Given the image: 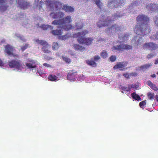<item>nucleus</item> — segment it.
I'll list each match as a JSON object with an SVG mask.
<instances>
[{"label":"nucleus","instance_id":"nucleus-48","mask_svg":"<svg viewBox=\"0 0 158 158\" xmlns=\"http://www.w3.org/2000/svg\"><path fill=\"white\" fill-rule=\"evenodd\" d=\"M16 36L17 37L19 38L21 40H23V41H25V40L24 39L23 37L22 36L20 35H16Z\"/></svg>","mask_w":158,"mask_h":158},{"label":"nucleus","instance_id":"nucleus-52","mask_svg":"<svg viewBox=\"0 0 158 158\" xmlns=\"http://www.w3.org/2000/svg\"><path fill=\"white\" fill-rule=\"evenodd\" d=\"M4 64L3 63V61L1 59H0V66H3Z\"/></svg>","mask_w":158,"mask_h":158},{"label":"nucleus","instance_id":"nucleus-7","mask_svg":"<svg viewBox=\"0 0 158 158\" xmlns=\"http://www.w3.org/2000/svg\"><path fill=\"white\" fill-rule=\"evenodd\" d=\"M143 48L144 49H148L152 51L158 48V46L153 42L146 43L143 45Z\"/></svg>","mask_w":158,"mask_h":158},{"label":"nucleus","instance_id":"nucleus-41","mask_svg":"<svg viewBox=\"0 0 158 158\" xmlns=\"http://www.w3.org/2000/svg\"><path fill=\"white\" fill-rule=\"evenodd\" d=\"M153 19L155 23L158 27V16H155Z\"/></svg>","mask_w":158,"mask_h":158},{"label":"nucleus","instance_id":"nucleus-14","mask_svg":"<svg viewBox=\"0 0 158 158\" xmlns=\"http://www.w3.org/2000/svg\"><path fill=\"white\" fill-rule=\"evenodd\" d=\"M77 72L76 71L70 70L68 73L67 75V79L69 80H72L75 79L77 75Z\"/></svg>","mask_w":158,"mask_h":158},{"label":"nucleus","instance_id":"nucleus-11","mask_svg":"<svg viewBox=\"0 0 158 158\" xmlns=\"http://www.w3.org/2000/svg\"><path fill=\"white\" fill-rule=\"evenodd\" d=\"M37 60L31 59H28L26 63V66L28 69L35 68L38 64Z\"/></svg>","mask_w":158,"mask_h":158},{"label":"nucleus","instance_id":"nucleus-31","mask_svg":"<svg viewBox=\"0 0 158 158\" xmlns=\"http://www.w3.org/2000/svg\"><path fill=\"white\" fill-rule=\"evenodd\" d=\"M59 48V45L56 42H54L52 44V49L53 50L58 49Z\"/></svg>","mask_w":158,"mask_h":158},{"label":"nucleus","instance_id":"nucleus-51","mask_svg":"<svg viewBox=\"0 0 158 158\" xmlns=\"http://www.w3.org/2000/svg\"><path fill=\"white\" fill-rule=\"evenodd\" d=\"M43 65L47 67H50L51 65L46 63H45L43 64Z\"/></svg>","mask_w":158,"mask_h":158},{"label":"nucleus","instance_id":"nucleus-53","mask_svg":"<svg viewBox=\"0 0 158 158\" xmlns=\"http://www.w3.org/2000/svg\"><path fill=\"white\" fill-rule=\"evenodd\" d=\"M155 64H158V59H156L155 60Z\"/></svg>","mask_w":158,"mask_h":158},{"label":"nucleus","instance_id":"nucleus-6","mask_svg":"<svg viewBox=\"0 0 158 158\" xmlns=\"http://www.w3.org/2000/svg\"><path fill=\"white\" fill-rule=\"evenodd\" d=\"M132 48V47L130 45L124 44H121L117 46H114L111 48L113 50L118 51L119 52L123 51L125 50L131 49Z\"/></svg>","mask_w":158,"mask_h":158},{"label":"nucleus","instance_id":"nucleus-1","mask_svg":"<svg viewBox=\"0 0 158 158\" xmlns=\"http://www.w3.org/2000/svg\"><path fill=\"white\" fill-rule=\"evenodd\" d=\"M137 24L135 27V33L138 35L143 36L150 33L151 30L148 25L149 19L143 14L139 15L136 18Z\"/></svg>","mask_w":158,"mask_h":158},{"label":"nucleus","instance_id":"nucleus-61","mask_svg":"<svg viewBox=\"0 0 158 158\" xmlns=\"http://www.w3.org/2000/svg\"><path fill=\"white\" fill-rule=\"evenodd\" d=\"M10 1H12V0H10Z\"/></svg>","mask_w":158,"mask_h":158},{"label":"nucleus","instance_id":"nucleus-46","mask_svg":"<svg viewBox=\"0 0 158 158\" xmlns=\"http://www.w3.org/2000/svg\"><path fill=\"white\" fill-rule=\"evenodd\" d=\"M123 76L127 78H130V73L129 74L128 73H126L124 74Z\"/></svg>","mask_w":158,"mask_h":158},{"label":"nucleus","instance_id":"nucleus-9","mask_svg":"<svg viewBox=\"0 0 158 158\" xmlns=\"http://www.w3.org/2000/svg\"><path fill=\"white\" fill-rule=\"evenodd\" d=\"M45 3L48 6L50 7H55L56 9H58L62 7V4L57 1H51L50 0L47 1Z\"/></svg>","mask_w":158,"mask_h":158},{"label":"nucleus","instance_id":"nucleus-24","mask_svg":"<svg viewBox=\"0 0 158 158\" xmlns=\"http://www.w3.org/2000/svg\"><path fill=\"white\" fill-rule=\"evenodd\" d=\"M75 50H79L80 51H83L85 49V48L79 44H74L73 46Z\"/></svg>","mask_w":158,"mask_h":158},{"label":"nucleus","instance_id":"nucleus-18","mask_svg":"<svg viewBox=\"0 0 158 158\" xmlns=\"http://www.w3.org/2000/svg\"><path fill=\"white\" fill-rule=\"evenodd\" d=\"M127 63V62H119L114 66V68L117 69L123 68L126 66Z\"/></svg>","mask_w":158,"mask_h":158},{"label":"nucleus","instance_id":"nucleus-45","mask_svg":"<svg viewBox=\"0 0 158 158\" xmlns=\"http://www.w3.org/2000/svg\"><path fill=\"white\" fill-rule=\"evenodd\" d=\"M132 6H137L139 5L138 2L137 1H135L132 3Z\"/></svg>","mask_w":158,"mask_h":158},{"label":"nucleus","instance_id":"nucleus-5","mask_svg":"<svg viewBox=\"0 0 158 158\" xmlns=\"http://www.w3.org/2000/svg\"><path fill=\"white\" fill-rule=\"evenodd\" d=\"M124 2L123 0H112L109 2L108 6L111 9H114L121 6Z\"/></svg>","mask_w":158,"mask_h":158},{"label":"nucleus","instance_id":"nucleus-36","mask_svg":"<svg viewBox=\"0 0 158 158\" xmlns=\"http://www.w3.org/2000/svg\"><path fill=\"white\" fill-rule=\"evenodd\" d=\"M121 89L122 90L128 92L130 91V88L129 86H128V87H127L123 86L121 87Z\"/></svg>","mask_w":158,"mask_h":158},{"label":"nucleus","instance_id":"nucleus-50","mask_svg":"<svg viewBox=\"0 0 158 158\" xmlns=\"http://www.w3.org/2000/svg\"><path fill=\"white\" fill-rule=\"evenodd\" d=\"M100 59V57L98 56H97L94 57V61H97Z\"/></svg>","mask_w":158,"mask_h":158},{"label":"nucleus","instance_id":"nucleus-23","mask_svg":"<svg viewBox=\"0 0 158 158\" xmlns=\"http://www.w3.org/2000/svg\"><path fill=\"white\" fill-rule=\"evenodd\" d=\"M51 32L55 35H58V37L61 35L62 33L61 30H52Z\"/></svg>","mask_w":158,"mask_h":158},{"label":"nucleus","instance_id":"nucleus-8","mask_svg":"<svg viewBox=\"0 0 158 158\" xmlns=\"http://www.w3.org/2000/svg\"><path fill=\"white\" fill-rule=\"evenodd\" d=\"M17 4L18 6L23 10H26L31 6L30 3L24 0H18Z\"/></svg>","mask_w":158,"mask_h":158},{"label":"nucleus","instance_id":"nucleus-58","mask_svg":"<svg viewBox=\"0 0 158 158\" xmlns=\"http://www.w3.org/2000/svg\"><path fill=\"white\" fill-rule=\"evenodd\" d=\"M125 36L126 37H128V36L129 35H127L126 34V35H125Z\"/></svg>","mask_w":158,"mask_h":158},{"label":"nucleus","instance_id":"nucleus-57","mask_svg":"<svg viewBox=\"0 0 158 158\" xmlns=\"http://www.w3.org/2000/svg\"><path fill=\"white\" fill-rule=\"evenodd\" d=\"M135 38H136V37H135L134 39L132 40V41H134V40H136V39H135Z\"/></svg>","mask_w":158,"mask_h":158},{"label":"nucleus","instance_id":"nucleus-40","mask_svg":"<svg viewBox=\"0 0 158 158\" xmlns=\"http://www.w3.org/2000/svg\"><path fill=\"white\" fill-rule=\"evenodd\" d=\"M148 98L150 100H152L154 98V95L151 93H149L148 94Z\"/></svg>","mask_w":158,"mask_h":158},{"label":"nucleus","instance_id":"nucleus-49","mask_svg":"<svg viewBox=\"0 0 158 158\" xmlns=\"http://www.w3.org/2000/svg\"><path fill=\"white\" fill-rule=\"evenodd\" d=\"M138 75L137 73L135 72H132L130 73V75L131 76H133L134 77H135L136 76Z\"/></svg>","mask_w":158,"mask_h":158},{"label":"nucleus","instance_id":"nucleus-27","mask_svg":"<svg viewBox=\"0 0 158 158\" xmlns=\"http://www.w3.org/2000/svg\"><path fill=\"white\" fill-rule=\"evenodd\" d=\"M75 26L77 29L79 30L81 29L83 27V25L82 22L80 21L76 23Z\"/></svg>","mask_w":158,"mask_h":158},{"label":"nucleus","instance_id":"nucleus-47","mask_svg":"<svg viewBox=\"0 0 158 158\" xmlns=\"http://www.w3.org/2000/svg\"><path fill=\"white\" fill-rule=\"evenodd\" d=\"M40 5L39 7V10H40L41 9V8L42 5L44 4V2L42 1H40Z\"/></svg>","mask_w":158,"mask_h":158},{"label":"nucleus","instance_id":"nucleus-37","mask_svg":"<svg viewBox=\"0 0 158 158\" xmlns=\"http://www.w3.org/2000/svg\"><path fill=\"white\" fill-rule=\"evenodd\" d=\"M62 59L64 61L67 63H69L71 62L70 59L68 57L63 56Z\"/></svg>","mask_w":158,"mask_h":158},{"label":"nucleus","instance_id":"nucleus-43","mask_svg":"<svg viewBox=\"0 0 158 158\" xmlns=\"http://www.w3.org/2000/svg\"><path fill=\"white\" fill-rule=\"evenodd\" d=\"M110 60L112 62H114L116 60V57L115 56H112L110 58Z\"/></svg>","mask_w":158,"mask_h":158},{"label":"nucleus","instance_id":"nucleus-2","mask_svg":"<svg viewBox=\"0 0 158 158\" xmlns=\"http://www.w3.org/2000/svg\"><path fill=\"white\" fill-rule=\"evenodd\" d=\"M72 20L70 16H68L58 20H55L52 22V24L55 25H58V28H63L66 31L69 30L73 28V27L69 23L71 22Z\"/></svg>","mask_w":158,"mask_h":158},{"label":"nucleus","instance_id":"nucleus-13","mask_svg":"<svg viewBox=\"0 0 158 158\" xmlns=\"http://www.w3.org/2000/svg\"><path fill=\"white\" fill-rule=\"evenodd\" d=\"M147 8L151 12H158V4L150 3L147 5Z\"/></svg>","mask_w":158,"mask_h":158},{"label":"nucleus","instance_id":"nucleus-16","mask_svg":"<svg viewBox=\"0 0 158 158\" xmlns=\"http://www.w3.org/2000/svg\"><path fill=\"white\" fill-rule=\"evenodd\" d=\"M121 28L119 26L116 25H113L110 27L108 30H107L108 31L109 30L111 32L116 33L117 32L121 31Z\"/></svg>","mask_w":158,"mask_h":158},{"label":"nucleus","instance_id":"nucleus-59","mask_svg":"<svg viewBox=\"0 0 158 158\" xmlns=\"http://www.w3.org/2000/svg\"><path fill=\"white\" fill-rule=\"evenodd\" d=\"M58 74H59V73L58 74H57V75H58Z\"/></svg>","mask_w":158,"mask_h":158},{"label":"nucleus","instance_id":"nucleus-28","mask_svg":"<svg viewBox=\"0 0 158 158\" xmlns=\"http://www.w3.org/2000/svg\"><path fill=\"white\" fill-rule=\"evenodd\" d=\"M41 28L44 30H47L48 29L52 30L53 29V27L50 25H45L44 24L42 25L41 26Z\"/></svg>","mask_w":158,"mask_h":158},{"label":"nucleus","instance_id":"nucleus-4","mask_svg":"<svg viewBox=\"0 0 158 158\" xmlns=\"http://www.w3.org/2000/svg\"><path fill=\"white\" fill-rule=\"evenodd\" d=\"M123 16V14H120L119 13L115 14L112 15L111 18H110V17L107 18V20L101 19L97 23L98 27H101L108 26L114 21L117 20L119 18Z\"/></svg>","mask_w":158,"mask_h":158},{"label":"nucleus","instance_id":"nucleus-56","mask_svg":"<svg viewBox=\"0 0 158 158\" xmlns=\"http://www.w3.org/2000/svg\"><path fill=\"white\" fill-rule=\"evenodd\" d=\"M139 41H138V40H137V43H136L135 44H137V45H138L139 44Z\"/></svg>","mask_w":158,"mask_h":158},{"label":"nucleus","instance_id":"nucleus-20","mask_svg":"<svg viewBox=\"0 0 158 158\" xmlns=\"http://www.w3.org/2000/svg\"><path fill=\"white\" fill-rule=\"evenodd\" d=\"M51 47V46L48 45V44L45 45V46L43 47L42 48V51L44 53L50 54L51 53V51L49 50Z\"/></svg>","mask_w":158,"mask_h":158},{"label":"nucleus","instance_id":"nucleus-3","mask_svg":"<svg viewBox=\"0 0 158 158\" xmlns=\"http://www.w3.org/2000/svg\"><path fill=\"white\" fill-rule=\"evenodd\" d=\"M88 32L87 30H84L82 32L74 34L73 37V38H77V41L79 44L90 45L91 44L93 39L84 37Z\"/></svg>","mask_w":158,"mask_h":158},{"label":"nucleus","instance_id":"nucleus-34","mask_svg":"<svg viewBox=\"0 0 158 158\" xmlns=\"http://www.w3.org/2000/svg\"><path fill=\"white\" fill-rule=\"evenodd\" d=\"M101 56L103 58H106L107 57L108 53L106 51H103L101 52Z\"/></svg>","mask_w":158,"mask_h":158},{"label":"nucleus","instance_id":"nucleus-39","mask_svg":"<svg viewBox=\"0 0 158 158\" xmlns=\"http://www.w3.org/2000/svg\"><path fill=\"white\" fill-rule=\"evenodd\" d=\"M146 104V102L144 101H142L140 102L139 104V106L140 107L143 108L145 105Z\"/></svg>","mask_w":158,"mask_h":158},{"label":"nucleus","instance_id":"nucleus-30","mask_svg":"<svg viewBox=\"0 0 158 158\" xmlns=\"http://www.w3.org/2000/svg\"><path fill=\"white\" fill-rule=\"evenodd\" d=\"M70 36L68 34H66L63 35L61 36L60 35L58 37V39L60 40H65L69 37Z\"/></svg>","mask_w":158,"mask_h":158},{"label":"nucleus","instance_id":"nucleus-12","mask_svg":"<svg viewBox=\"0 0 158 158\" xmlns=\"http://www.w3.org/2000/svg\"><path fill=\"white\" fill-rule=\"evenodd\" d=\"M5 52L9 55L12 56L14 57H18V56L17 54H13V48L9 44H7L5 47Z\"/></svg>","mask_w":158,"mask_h":158},{"label":"nucleus","instance_id":"nucleus-60","mask_svg":"<svg viewBox=\"0 0 158 158\" xmlns=\"http://www.w3.org/2000/svg\"><path fill=\"white\" fill-rule=\"evenodd\" d=\"M157 74L158 75V72H157Z\"/></svg>","mask_w":158,"mask_h":158},{"label":"nucleus","instance_id":"nucleus-42","mask_svg":"<svg viewBox=\"0 0 158 158\" xmlns=\"http://www.w3.org/2000/svg\"><path fill=\"white\" fill-rule=\"evenodd\" d=\"M155 55V54H153L152 53H150L148 54L147 57L148 59H150L152 58Z\"/></svg>","mask_w":158,"mask_h":158},{"label":"nucleus","instance_id":"nucleus-44","mask_svg":"<svg viewBox=\"0 0 158 158\" xmlns=\"http://www.w3.org/2000/svg\"><path fill=\"white\" fill-rule=\"evenodd\" d=\"M128 86H129L130 88V90H131V88H137V87L135 85V84H132V85H128Z\"/></svg>","mask_w":158,"mask_h":158},{"label":"nucleus","instance_id":"nucleus-21","mask_svg":"<svg viewBox=\"0 0 158 158\" xmlns=\"http://www.w3.org/2000/svg\"><path fill=\"white\" fill-rule=\"evenodd\" d=\"M147 84L154 91H157L158 90V88L156 85L153 84L150 81H148Z\"/></svg>","mask_w":158,"mask_h":158},{"label":"nucleus","instance_id":"nucleus-55","mask_svg":"<svg viewBox=\"0 0 158 158\" xmlns=\"http://www.w3.org/2000/svg\"><path fill=\"white\" fill-rule=\"evenodd\" d=\"M151 76L152 77H156V75L155 74H153L151 75Z\"/></svg>","mask_w":158,"mask_h":158},{"label":"nucleus","instance_id":"nucleus-15","mask_svg":"<svg viewBox=\"0 0 158 158\" xmlns=\"http://www.w3.org/2000/svg\"><path fill=\"white\" fill-rule=\"evenodd\" d=\"M50 15L53 19H60L63 17L64 15V14L61 12L56 13L53 12L50 14Z\"/></svg>","mask_w":158,"mask_h":158},{"label":"nucleus","instance_id":"nucleus-54","mask_svg":"<svg viewBox=\"0 0 158 158\" xmlns=\"http://www.w3.org/2000/svg\"><path fill=\"white\" fill-rule=\"evenodd\" d=\"M156 100L158 102V95H156Z\"/></svg>","mask_w":158,"mask_h":158},{"label":"nucleus","instance_id":"nucleus-17","mask_svg":"<svg viewBox=\"0 0 158 158\" xmlns=\"http://www.w3.org/2000/svg\"><path fill=\"white\" fill-rule=\"evenodd\" d=\"M6 0H0V4H1L0 11H4L7 9V8L8 7V6L6 4H3V3H5Z\"/></svg>","mask_w":158,"mask_h":158},{"label":"nucleus","instance_id":"nucleus-25","mask_svg":"<svg viewBox=\"0 0 158 158\" xmlns=\"http://www.w3.org/2000/svg\"><path fill=\"white\" fill-rule=\"evenodd\" d=\"M36 42L43 47L45 46V45L48 44V43L45 40H39V39H37L36 40Z\"/></svg>","mask_w":158,"mask_h":158},{"label":"nucleus","instance_id":"nucleus-33","mask_svg":"<svg viewBox=\"0 0 158 158\" xmlns=\"http://www.w3.org/2000/svg\"><path fill=\"white\" fill-rule=\"evenodd\" d=\"M86 62L88 65L93 66H95L96 65L95 62L93 60H88Z\"/></svg>","mask_w":158,"mask_h":158},{"label":"nucleus","instance_id":"nucleus-26","mask_svg":"<svg viewBox=\"0 0 158 158\" xmlns=\"http://www.w3.org/2000/svg\"><path fill=\"white\" fill-rule=\"evenodd\" d=\"M131 97L133 98L135 100L139 101L141 100V98L140 96L137 94L135 92H133L131 94Z\"/></svg>","mask_w":158,"mask_h":158},{"label":"nucleus","instance_id":"nucleus-32","mask_svg":"<svg viewBox=\"0 0 158 158\" xmlns=\"http://www.w3.org/2000/svg\"><path fill=\"white\" fill-rule=\"evenodd\" d=\"M96 4L98 6V7L101 9V6L102 5V3L100 2V0H94Z\"/></svg>","mask_w":158,"mask_h":158},{"label":"nucleus","instance_id":"nucleus-35","mask_svg":"<svg viewBox=\"0 0 158 158\" xmlns=\"http://www.w3.org/2000/svg\"><path fill=\"white\" fill-rule=\"evenodd\" d=\"M150 38L152 40H158V32L155 35H153L150 37Z\"/></svg>","mask_w":158,"mask_h":158},{"label":"nucleus","instance_id":"nucleus-19","mask_svg":"<svg viewBox=\"0 0 158 158\" xmlns=\"http://www.w3.org/2000/svg\"><path fill=\"white\" fill-rule=\"evenodd\" d=\"M62 9L65 11L69 12H72L74 10V9L71 6H68L67 5H64L62 7Z\"/></svg>","mask_w":158,"mask_h":158},{"label":"nucleus","instance_id":"nucleus-38","mask_svg":"<svg viewBox=\"0 0 158 158\" xmlns=\"http://www.w3.org/2000/svg\"><path fill=\"white\" fill-rule=\"evenodd\" d=\"M29 44H26L24 46L21 48V49L23 52L29 46Z\"/></svg>","mask_w":158,"mask_h":158},{"label":"nucleus","instance_id":"nucleus-10","mask_svg":"<svg viewBox=\"0 0 158 158\" xmlns=\"http://www.w3.org/2000/svg\"><path fill=\"white\" fill-rule=\"evenodd\" d=\"M8 64L10 68H15L17 69H19L22 66V64L20 60L16 61L13 60L9 61Z\"/></svg>","mask_w":158,"mask_h":158},{"label":"nucleus","instance_id":"nucleus-22","mask_svg":"<svg viewBox=\"0 0 158 158\" xmlns=\"http://www.w3.org/2000/svg\"><path fill=\"white\" fill-rule=\"evenodd\" d=\"M152 65V63H149L141 66L139 67V69L140 70H142L147 69L151 67Z\"/></svg>","mask_w":158,"mask_h":158},{"label":"nucleus","instance_id":"nucleus-29","mask_svg":"<svg viewBox=\"0 0 158 158\" xmlns=\"http://www.w3.org/2000/svg\"><path fill=\"white\" fill-rule=\"evenodd\" d=\"M58 77L55 75H50L48 77V79L51 81H54L56 80Z\"/></svg>","mask_w":158,"mask_h":158}]
</instances>
